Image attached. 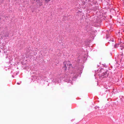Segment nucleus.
<instances>
[{
    "label": "nucleus",
    "mask_w": 124,
    "mask_h": 124,
    "mask_svg": "<svg viewBox=\"0 0 124 124\" xmlns=\"http://www.w3.org/2000/svg\"><path fill=\"white\" fill-rule=\"evenodd\" d=\"M64 66L63 67V69L65 70H66L67 68H68V69H69L72 67V65L69 61L67 62H63Z\"/></svg>",
    "instance_id": "nucleus-1"
},
{
    "label": "nucleus",
    "mask_w": 124,
    "mask_h": 124,
    "mask_svg": "<svg viewBox=\"0 0 124 124\" xmlns=\"http://www.w3.org/2000/svg\"><path fill=\"white\" fill-rule=\"evenodd\" d=\"M119 40L120 42H120V44L119 46L121 47V49L122 50V48H124V44L121 41V39H119Z\"/></svg>",
    "instance_id": "nucleus-2"
},
{
    "label": "nucleus",
    "mask_w": 124,
    "mask_h": 124,
    "mask_svg": "<svg viewBox=\"0 0 124 124\" xmlns=\"http://www.w3.org/2000/svg\"><path fill=\"white\" fill-rule=\"evenodd\" d=\"M108 74L107 73V71L103 72L102 74V76L103 77H104L106 78L108 76Z\"/></svg>",
    "instance_id": "nucleus-3"
},
{
    "label": "nucleus",
    "mask_w": 124,
    "mask_h": 124,
    "mask_svg": "<svg viewBox=\"0 0 124 124\" xmlns=\"http://www.w3.org/2000/svg\"><path fill=\"white\" fill-rule=\"evenodd\" d=\"M120 45V42H119L117 44H116L115 45V47L116 48L118 47V46H119V45Z\"/></svg>",
    "instance_id": "nucleus-4"
},
{
    "label": "nucleus",
    "mask_w": 124,
    "mask_h": 124,
    "mask_svg": "<svg viewBox=\"0 0 124 124\" xmlns=\"http://www.w3.org/2000/svg\"><path fill=\"white\" fill-rule=\"evenodd\" d=\"M120 45V42H119L117 44H116L115 45V47L116 48L118 47V46H119V45Z\"/></svg>",
    "instance_id": "nucleus-5"
},
{
    "label": "nucleus",
    "mask_w": 124,
    "mask_h": 124,
    "mask_svg": "<svg viewBox=\"0 0 124 124\" xmlns=\"http://www.w3.org/2000/svg\"><path fill=\"white\" fill-rule=\"evenodd\" d=\"M46 3H47L48 2H49L50 0H45Z\"/></svg>",
    "instance_id": "nucleus-6"
},
{
    "label": "nucleus",
    "mask_w": 124,
    "mask_h": 124,
    "mask_svg": "<svg viewBox=\"0 0 124 124\" xmlns=\"http://www.w3.org/2000/svg\"><path fill=\"white\" fill-rule=\"evenodd\" d=\"M122 23H123V24H124V22H122Z\"/></svg>",
    "instance_id": "nucleus-7"
},
{
    "label": "nucleus",
    "mask_w": 124,
    "mask_h": 124,
    "mask_svg": "<svg viewBox=\"0 0 124 124\" xmlns=\"http://www.w3.org/2000/svg\"><path fill=\"white\" fill-rule=\"evenodd\" d=\"M17 84H18V85H19V84H20L19 83H17Z\"/></svg>",
    "instance_id": "nucleus-8"
}]
</instances>
